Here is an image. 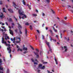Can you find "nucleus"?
I'll return each instance as SVG.
<instances>
[{
    "instance_id": "1",
    "label": "nucleus",
    "mask_w": 73,
    "mask_h": 73,
    "mask_svg": "<svg viewBox=\"0 0 73 73\" xmlns=\"http://www.w3.org/2000/svg\"><path fill=\"white\" fill-rule=\"evenodd\" d=\"M18 13L19 15V17L20 19H21V18L22 19H24V17L25 18H27V16L24 15V12H23V11H22L21 9V10H19L18 11ZM23 15L24 17L23 16L22 17Z\"/></svg>"
},
{
    "instance_id": "2",
    "label": "nucleus",
    "mask_w": 73,
    "mask_h": 73,
    "mask_svg": "<svg viewBox=\"0 0 73 73\" xmlns=\"http://www.w3.org/2000/svg\"><path fill=\"white\" fill-rule=\"evenodd\" d=\"M5 44H6V45H8L9 46V48H7V50H9L8 52L9 53H11V52H12V51L11 50V48H10V46H11V45L9 44H8L7 43Z\"/></svg>"
},
{
    "instance_id": "3",
    "label": "nucleus",
    "mask_w": 73,
    "mask_h": 73,
    "mask_svg": "<svg viewBox=\"0 0 73 73\" xmlns=\"http://www.w3.org/2000/svg\"><path fill=\"white\" fill-rule=\"evenodd\" d=\"M46 44H47V45H48V48H49V50L48 51V54H49V52H52V49H51V48L50 47V46L49 45V42H46Z\"/></svg>"
},
{
    "instance_id": "4",
    "label": "nucleus",
    "mask_w": 73,
    "mask_h": 73,
    "mask_svg": "<svg viewBox=\"0 0 73 73\" xmlns=\"http://www.w3.org/2000/svg\"><path fill=\"white\" fill-rule=\"evenodd\" d=\"M31 60L32 62H34V64L35 65H37L38 64L37 62H38V61H37L36 59H35V60H34L33 59H31Z\"/></svg>"
},
{
    "instance_id": "5",
    "label": "nucleus",
    "mask_w": 73,
    "mask_h": 73,
    "mask_svg": "<svg viewBox=\"0 0 73 73\" xmlns=\"http://www.w3.org/2000/svg\"><path fill=\"white\" fill-rule=\"evenodd\" d=\"M16 40L17 41L16 42V43H20V41L21 40H20V38L18 37H16Z\"/></svg>"
},
{
    "instance_id": "6",
    "label": "nucleus",
    "mask_w": 73,
    "mask_h": 73,
    "mask_svg": "<svg viewBox=\"0 0 73 73\" xmlns=\"http://www.w3.org/2000/svg\"><path fill=\"white\" fill-rule=\"evenodd\" d=\"M34 53L35 54V55H36V56H37L36 58H39V56H38V52H34Z\"/></svg>"
},
{
    "instance_id": "7",
    "label": "nucleus",
    "mask_w": 73,
    "mask_h": 73,
    "mask_svg": "<svg viewBox=\"0 0 73 73\" xmlns=\"http://www.w3.org/2000/svg\"><path fill=\"white\" fill-rule=\"evenodd\" d=\"M4 38L3 37H2V44H6V42H4Z\"/></svg>"
},
{
    "instance_id": "8",
    "label": "nucleus",
    "mask_w": 73,
    "mask_h": 73,
    "mask_svg": "<svg viewBox=\"0 0 73 73\" xmlns=\"http://www.w3.org/2000/svg\"><path fill=\"white\" fill-rule=\"evenodd\" d=\"M9 31L10 32V33L12 35V36H13V31H12L11 30V29H9Z\"/></svg>"
},
{
    "instance_id": "9",
    "label": "nucleus",
    "mask_w": 73,
    "mask_h": 73,
    "mask_svg": "<svg viewBox=\"0 0 73 73\" xmlns=\"http://www.w3.org/2000/svg\"><path fill=\"white\" fill-rule=\"evenodd\" d=\"M1 13L2 15L0 16V17L1 18V19H3V18H4V15H3V13Z\"/></svg>"
},
{
    "instance_id": "10",
    "label": "nucleus",
    "mask_w": 73,
    "mask_h": 73,
    "mask_svg": "<svg viewBox=\"0 0 73 73\" xmlns=\"http://www.w3.org/2000/svg\"><path fill=\"white\" fill-rule=\"evenodd\" d=\"M8 10L9 12H10L11 13H13V11L11 9H8Z\"/></svg>"
},
{
    "instance_id": "11",
    "label": "nucleus",
    "mask_w": 73,
    "mask_h": 73,
    "mask_svg": "<svg viewBox=\"0 0 73 73\" xmlns=\"http://www.w3.org/2000/svg\"><path fill=\"white\" fill-rule=\"evenodd\" d=\"M64 49H65V52H67V50H68V48H67V46H64Z\"/></svg>"
},
{
    "instance_id": "12",
    "label": "nucleus",
    "mask_w": 73,
    "mask_h": 73,
    "mask_svg": "<svg viewBox=\"0 0 73 73\" xmlns=\"http://www.w3.org/2000/svg\"><path fill=\"white\" fill-rule=\"evenodd\" d=\"M18 28L19 29H21L22 28V27H21V26L20 25V24H19L18 23Z\"/></svg>"
},
{
    "instance_id": "13",
    "label": "nucleus",
    "mask_w": 73,
    "mask_h": 73,
    "mask_svg": "<svg viewBox=\"0 0 73 73\" xmlns=\"http://www.w3.org/2000/svg\"><path fill=\"white\" fill-rule=\"evenodd\" d=\"M22 2L23 3V4L24 5H26V3H25V0H23L22 1Z\"/></svg>"
},
{
    "instance_id": "14",
    "label": "nucleus",
    "mask_w": 73,
    "mask_h": 73,
    "mask_svg": "<svg viewBox=\"0 0 73 73\" xmlns=\"http://www.w3.org/2000/svg\"><path fill=\"white\" fill-rule=\"evenodd\" d=\"M23 50H28V48L27 47H24L23 48Z\"/></svg>"
},
{
    "instance_id": "15",
    "label": "nucleus",
    "mask_w": 73,
    "mask_h": 73,
    "mask_svg": "<svg viewBox=\"0 0 73 73\" xmlns=\"http://www.w3.org/2000/svg\"><path fill=\"white\" fill-rule=\"evenodd\" d=\"M53 30H54V32H57V30L56 29L54 28V27H53Z\"/></svg>"
},
{
    "instance_id": "16",
    "label": "nucleus",
    "mask_w": 73,
    "mask_h": 73,
    "mask_svg": "<svg viewBox=\"0 0 73 73\" xmlns=\"http://www.w3.org/2000/svg\"><path fill=\"white\" fill-rule=\"evenodd\" d=\"M42 65L41 64H40L38 68H40L42 67Z\"/></svg>"
},
{
    "instance_id": "17",
    "label": "nucleus",
    "mask_w": 73,
    "mask_h": 73,
    "mask_svg": "<svg viewBox=\"0 0 73 73\" xmlns=\"http://www.w3.org/2000/svg\"><path fill=\"white\" fill-rule=\"evenodd\" d=\"M13 4L14 5L13 6H15V8H16V6H17L16 5V3H15L14 2H13Z\"/></svg>"
},
{
    "instance_id": "18",
    "label": "nucleus",
    "mask_w": 73,
    "mask_h": 73,
    "mask_svg": "<svg viewBox=\"0 0 73 73\" xmlns=\"http://www.w3.org/2000/svg\"><path fill=\"white\" fill-rule=\"evenodd\" d=\"M11 41H15V37H14L13 38V40L12 39V38H11Z\"/></svg>"
},
{
    "instance_id": "19",
    "label": "nucleus",
    "mask_w": 73,
    "mask_h": 73,
    "mask_svg": "<svg viewBox=\"0 0 73 73\" xmlns=\"http://www.w3.org/2000/svg\"><path fill=\"white\" fill-rule=\"evenodd\" d=\"M54 60L56 62V64H58V62H57V60H56V59L55 58H54Z\"/></svg>"
},
{
    "instance_id": "20",
    "label": "nucleus",
    "mask_w": 73,
    "mask_h": 73,
    "mask_svg": "<svg viewBox=\"0 0 73 73\" xmlns=\"http://www.w3.org/2000/svg\"><path fill=\"white\" fill-rule=\"evenodd\" d=\"M12 24L13 26H12L11 27L12 28H13V26H15V24H14V23H12Z\"/></svg>"
},
{
    "instance_id": "21",
    "label": "nucleus",
    "mask_w": 73,
    "mask_h": 73,
    "mask_svg": "<svg viewBox=\"0 0 73 73\" xmlns=\"http://www.w3.org/2000/svg\"><path fill=\"white\" fill-rule=\"evenodd\" d=\"M44 69H45V66H42V67L40 68L41 69H43V70Z\"/></svg>"
},
{
    "instance_id": "22",
    "label": "nucleus",
    "mask_w": 73,
    "mask_h": 73,
    "mask_svg": "<svg viewBox=\"0 0 73 73\" xmlns=\"http://www.w3.org/2000/svg\"><path fill=\"white\" fill-rule=\"evenodd\" d=\"M64 40H66L67 41H69V38H66L65 37L64 38Z\"/></svg>"
},
{
    "instance_id": "23",
    "label": "nucleus",
    "mask_w": 73,
    "mask_h": 73,
    "mask_svg": "<svg viewBox=\"0 0 73 73\" xmlns=\"http://www.w3.org/2000/svg\"><path fill=\"white\" fill-rule=\"evenodd\" d=\"M5 40H7V38H6V37L7 36V34H5Z\"/></svg>"
},
{
    "instance_id": "24",
    "label": "nucleus",
    "mask_w": 73,
    "mask_h": 73,
    "mask_svg": "<svg viewBox=\"0 0 73 73\" xmlns=\"http://www.w3.org/2000/svg\"><path fill=\"white\" fill-rule=\"evenodd\" d=\"M9 21V22H11V21H12V19L11 18H10Z\"/></svg>"
},
{
    "instance_id": "25",
    "label": "nucleus",
    "mask_w": 73,
    "mask_h": 73,
    "mask_svg": "<svg viewBox=\"0 0 73 73\" xmlns=\"http://www.w3.org/2000/svg\"><path fill=\"white\" fill-rule=\"evenodd\" d=\"M25 34L27 36V30L26 29L25 31Z\"/></svg>"
},
{
    "instance_id": "26",
    "label": "nucleus",
    "mask_w": 73,
    "mask_h": 73,
    "mask_svg": "<svg viewBox=\"0 0 73 73\" xmlns=\"http://www.w3.org/2000/svg\"><path fill=\"white\" fill-rule=\"evenodd\" d=\"M9 69H7V70L6 73H9Z\"/></svg>"
},
{
    "instance_id": "27",
    "label": "nucleus",
    "mask_w": 73,
    "mask_h": 73,
    "mask_svg": "<svg viewBox=\"0 0 73 73\" xmlns=\"http://www.w3.org/2000/svg\"><path fill=\"white\" fill-rule=\"evenodd\" d=\"M52 40H53V41H54V40L53 39V38H52V37H51L50 38V40L51 41H52Z\"/></svg>"
},
{
    "instance_id": "28",
    "label": "nucleus",
    "mask_w": 73,
    "mask_h": 73,
    "mask_svg": "<svg viewBox=\"0 0 73 73\" xmlns=\"http://www.w3.org/2000/svg\"><path fill=\"white\" fill-rule=\"evenodd\" d=\"M30 28L31 29V30H33L32 29V26L31 25L30 27Z\"/></svg>"
},
{
    "instance_id": "29",
    "label": "nucleus",
    "mask_w": 73,
    "mask_h": 73,
    "mask_svg": "<svg viewBox=\"0 0 73 73\" xmlns=\"http://www.w3.org/2000/svg\"><path fill=\"white\" fill-rule=\"evenodd\" d=\"M28 53V51H25L23 52L24 54H25V53Z\"/></svg>"
},
{
    "instance_id": "30",
    "label": "nucleus",
    "mask_w": 73,
    "mask_h": 73,
    "mask_svg": "<svg viewBox=\"0 0 73 73\" xmlns=\"http://www.w3.org/2000/svg\"><path fill=\"white\" fill-rule=\"evenodd\" d=\"M0 31H1L2 32H4V30L3 29H1L0 28Z\"/></svg>"
},
{
    "instance_id": "31",
    "label": "nucleus",
    "mask_w": 73,
    "mask_h": 73,
    "mask_svg": "<svg viewBox=\"0 0 73 73\" xmlns=\"http://www.w3.org/2000/svg\"><path fill=\"white\" fill-rule=\"evenodd\" d=\"M0 5H2L3 4V1H0Z\"/></svg>"
},
{
    "instance_id": "32",
    "label": "nucleus",
    "mask_w": 73,
    "mask_h": 73,
    "mask_svg": "<svg viewBox=\"0 0 73 73\" xmlns=\"http://www.w3.org/2000/svg\"><path fill=\"white\" fill-rule=\"evenodd\" d=\"M0 70H3V68L1 67H0Z\"/></svg>"
},
{
    "instance_id": "33",
    "label": "nucleus",
    "mask_w": 73,
    "mask_h": 73,
    "mask_svg": "<svg viewBox=\"0 0 73 73\" xmlns=\"http://www.w3.org/2000/svg\"><path fill=\"white\" fill-rule=\"evenodd\" d=\"M33 16H37V15H36V14H33Z\"/></svg>"
},
{
    "instance_id": "34",
    "label": "nucleus",
    "mask_w": 73,
    "mask_h": 73,
    "mask_svg": "<svg viewBox=\"0 0 73 73\" xmlns=\"http://www.w3.org/2000/svg\"><path fill=\"white\" fill-rule=\"evenodd\" d=\"M31 5H29V9H31Z\"/></svg>"
},
{
    "instance_id": "35",
    "label": "nucleus",
    "mask_w": 73,
    "mask_h": 73,
    "mask_svg": "<svg viewBox=\"0 0 73 73\" xmlns=\"http://www.w3.org/2000/svg\"><path fill=\"white\" fill-rule=\"evenodd\" d=\"M46 1L47 3H49V2H50V1L49 0H46Z\"/></svg>"
},
{
    "instance_id": "36",
    "label": "nucleus",
    "mask_w": 73,
    "mask_h": 73,
    "mask_svg": "<svg viewBox=\"0 0 73 73\" xmlns=\"http://www.w3.org/2000/svg\"><path fill=\"white\" fill-rule=\"evenodd\" d=\"M42 16H45V14L44 13H42Z\"/></svg>"
},
{
    "instance_id": "37",
    "label": "nucleus",
    "mask_w": 73,
    "mask_h": 73,
    "mask_svg": "<svg viewBox=\"0 0 73 73\" xmlns=\"http://www.w3.org/2000/svg\"><path fill=\"white\" fill-rule=\"evenodd\" d=\"M25 25H29V23H25Z\"/></svg>"
},
{
    "instance_id": "38",
    "label": "nucleus",
    "mask_w": 73,
    "mask_h": 73,
    "mask_svg": "<svg viewBox=\"0 0 73 73\" xmlns=\"http://www.w3.org/2000/svg\"><path fill=\"white\" fill-rule=\"evenodd\" d=\"M36 51L37 52L36 53H38V52H39V51L38 50V49H36Z\"/></svg>"
},
{
    "instance_id": "39",
    "label": "nucleus",
    "mask_w": 73,
    "mask_h": 73,
    "mask_svg": "<svg viewBox=\"0 0 73 73\" xmlns=\"http://www.w3.org/2000/svg\"><path fill=\"white\" fill-rule=\"evenodd\" d=\"M42 39H44V36L43 35H42Z\"/></svg>"
},
{
    "instance_id": "40",
    "label": "nucleus",
    "mask_w": 73,
    "mask_h": 73,
    "mask_svg": "<svg viewBox=\"0 0 73 73\" xmlns=\"http://www.w3.org/2000/svg\"><path fill=\"white\" fill-rule=\"evenodd\" d=\"M56 37H57V38H58V37H59V36H58V35H56Z\"/></svg>"
},
{
    "instance_id": "41",
    "label": "nucleus",
    "mask_w": 73,
    "mask_h": 73,
    "mask_svg": "<svg viewBox=\"0 0 73 73\" xmlns=\"http://www.w3.org/2000/svg\"><path fill=\"white\" fill-rule=\"evenodd\" d=\"M14 19H15V20L17 22V19H16V18L15 17H14Z\"/></svg>"
},
{
    "instance_id": "42",
    "label": "nucleus",
    "mask_w": 73,
    "mask_h": 73,
    "mask_svg": "<svg viewBox=\"0 0 73 73\" xmlns=\"http://www.w3.org/2000/svg\"><path fill=\"white\" fill-rule=\"evenodd\" d=\"M14 19H15V20L17 22V19H16V18L15 17H14Z\"/></svg>"
},
{
    "instance_id": "43",
    "label": "nucleus",
    "mask_w": 73,
    "mask_h": 73,
    "mask_svg": "<svg viewBox=\"0 0 73 73\" xmlns=\"http://www.w3.org/2000/svg\"><path fill=\"white\" fill-rule=\"evenodd\" d=\"M49 31L50 32H51V33H52V30H49Z\"/></svg>"
},
{
    "instance_id": "44",
    "label": "nucleus",
    "mask_w": 73,
    "mask_h": 73,
    "mask_svg": "<svg viewBox=\"0 0 73 73\" xmlns=\"http://www.w3.org/2000/svg\"><path fill=\"white\" fill-rule=\"evenodd\" d=\"M15 31L16 33H17V29H16L15 30Z\"/></svg>"
},
{
    "instance_id": "45",
    "label": "nucleus",
    "mask_w": 73,
    "mask_h": 73,
    "mask_svg": "<svg viewBox=\"0 0 73 73\" xmlns=\"http://www.w3.org/2000/svg\"><path fill=\"white\" fill-rule=\"evenodd\" d=\"M36 31L38 32V33H40V32L39 31H38V30H36Z\"/></svg>"
},
{
    "instance_id": "46",
    "label": "nucleus",
    "mask_w": 73,
    "mask_h": 73,
    "mask_svg": "<svg viewBox=\"0 0 73 73\" xmlns=\"http://www.w3.org/2000/svg\"><path fill=\"white\" fill-rule=\"evenodd\" d=\"M1 28H3V29H5V27L2 26Z\"/></svg>"
},
{
    "instance_id": "47",
    "label": "nucleus",
    "mask_w": 73,
    "mask_h": 73,
    "mask_svg": "<svg viewBox=\"0 0 73 73\" xmlns=\"http://www.w3.org/2000/svg\"><path fill=\"white\" fill-rule=\"evenodd\" d=\"M3 60L5 62V58H4V57H3Z\"/></svg>"
},
{
    "instance_id": "48",
    "label": "nucleus",
    "mask_w": 73,
    "mask_h": 73,
    "mask_svg": "<svg viewBox=\"0 0 73 73\" xmlns=\"http://www.w3.org/2000/svg\"><path fill=\"white\" fill-rule=\"evenodd\" d=\"M13 43H14V44H15V45H16V43H15V41H13Z\"/></svg>"
},
{
    "instance_id": "49",
    "label": "nucleus",
    "mask_w": 73,
    "mask_h": 73,
    "mask_svg": "<svg viewBox=\"0 0 73 73\" xmlns=\"http://www.w3.org/2000/svg\"><path fill=\"white\" fill-rule=\"evenodd\" d=\"M1 25H2V26L4 25L5 24H4V23H2Z\"/></svg>"
},
{
    "instance_id": "50",
    "label": "nucleus",
    "mask_w": 73,
    "mask_h": 73,
    "mask_svg": "<svg viewBox=\"0 0 73 73\" xmlns=\"http://www.w3.org/2000/svg\"><path fill=\"white\" fill-rule=\"evenodd\" d=\"M4 31H5V32H6V31H7L6 28H5V29H4Z\"/></svg>"
},
{
    "instance_id": "51",
    "label": "nucleus",
    "mask_w": 73,
    "mask_h": 73,
    "mask_svg": "<svg viewBox=\"0 0 73 73\" xmlns=\"http://www.w3.org/2000/svg\"><path fill=\"white\" fill-rule=\"evenodd\" d=\"M2 62V61H1V59H0V63H1Z\"/></svg>"
},
{
    "instance_id": "52",
    "label": "nucleus",
    "mask_w": 73,
    "mask_h": 73,
    "mask_svg": "<svg viewBox=\"0 0 73 73\" xmlns=\"http://www.w3.org/2000/svg\"><path fill=\"white\" fill-rule=\"evenodd\" d=\"M5 24H6V25L7 26L8 25V23L7 22H6L5 23Z\"/></svg>"
},
{
    "instance_id": "53",
    "label": "nucleus",
    "mask_w": 73,
    "mask_h": 73,
    "mask_svg": "<svg viewBox=\"0 0 73 73\" xmlns=\"http://www.w3.org/2000/svg\"><path fill=\"white\" fill-rule=\"evenodd\" d=\"M3 33L2 34V35H3L4 36V34H5V32H3Z\"/></svg>"
},
{
    "instance_id": "54",
    "label": "nucleus",
    "mask_w": 73,
    "mask_h": 73,
    "mask_svg": "<svg viewBox=\"0 0 73 73\" xmlns=\"http://www.w3.org/2000/svg\"><path fill=\"white\" fill-rule=\"evenodd\" d=\"M24 72H25V73H27V72L25 70H24Z\"/></svg>"
},
{
    "instance_id": "55",
    "label": "nucleus",
    "mask_w": 73,
    "mask_h": 73,
    "mask_svg": "<svg viewBox=\"0 0 73 73\" xmlns=\"http://www.w3.org/2000/svg\"><path fill=\"white\" fill-rule=\"evenodd\" d=\"M64 19H65V20H66L67 19V17H64Z\"/></svg>"
},
{
    "instance_id": "56",
    "label": "nucleus",
    "mask_w": 73,
    "mask_h": 73,
    "mask_svg": "<svg viewBox=\"0 0 73 73\" xmlns=\"http://www.w3.org/2000/svg\"><path fill=\"white\" fill-rule=\"evenodd\" d=\"M60 36H61V38H62V34H60Z\"/></svg>"
},
{
    "instance_id": "57",
    "label": "nucleus",
    "mask_w": 73,
    "mask_h": 73,
    "mask_svg": "<svg viewBox=\"0 0 73 73\" xmlns=\"http://www.w3.org/2000/svg\"><path fill=\"white\" fill-rule=\"evenodd\" d=\"M48 27H46V30H48Z\"/></svg>"
},
{
    "instance_id": "58",
    "label": "nucleus",
    "mask_w": 73,
    "mask_h": 73,
    "mask_svg": "<svg viewBox=\"0 0 73 73\" xmlns=\"http://www.w3.org/2000/svg\"><path fill=\"white\" fill-rule=\"evenodd\" d=\"M47 72H48V73H50V72L48 70H47Z\"/></svg>"
},
{
    "instance_id": "59",
    "label": "nucleus",
    "mask_w": 73,
    "mask_h": 73,
    "mask_svg": "<svg viewBox=\"0 0 73 73\" xmlns=\"http://www.w3.org/2000/svg\"><path fill=\"white\" fill-rule=\"evenodd\" d=\"M31 49H33V50H34V48H33L32 47H31Z\"/></svg>"
},
{
    "instance_id": "60",
    "label": "nucleus",
    "mask_w": 73,
    "mask_h": 73,
    "mask_svg": "<svg viewBox=\"0 0 73 73\" xmlns=\"http://www.w3.org/2000/svg\"><path fill=\"white\" fill-rule=\"evenodd\" d=\"M7 38H8V39H9V37H8V36H7Z\"/></svg>"
},
{
    "instance_id": "61",
    "label": "nucleus",
    "mask_w": 73,
    "mask_h": 73,
    "mask_svg": "<svg viewBox=\"0 0 73 73\" xmlns=\"http://www.w3.org/2000/svg\"><path fill=\"white\" fill-rule=\"evenodd\" d=\"M3 12H5V13H6V11L5 10H3Z\"/></svg>"
},
{
    "instance_id": "62",
    "label": "nucleus",
    "mask_w": 73,
    "mask_h": 73,
    "mask_svg": "<svg viewBox=\"0 0 73 73\" xmlns=\"http://www.w3.org/2000/svg\"><path fill=\"white\" fill-rule=\"evenodd\" d=\"M35 38H36V40H37V36H35Z\"/></svg>"
},
{
    "instance_id": "63",
    "label": "nucleus",
    "mask_w": 73,
    "mask_h": 73,
    "mask_svg": "<svg viewBox=\"0 0 73 73\" xmlns=\"http://www.w3.org/2000/svg\"><path fill=\"white\" fill-rule=\"evenodd\" d=\"M20 48H19L17 50V51H19V50H20Z\"/></svg>"
},
{
    "instance_id": "64",
    "label": "nucleus",
    "mask_w": 73,
    "mask_h": 73,
    "mask_svg": "<svg viewBox=\"0 0 73 73\" xmlns=\"http://www.w3.org/2000/svg\"><path fill=\"white\" fill-rule=\"evenodd\" d=\"M20 33H21V34H22V32L20 31Z\"/></svg>"
}]
</instances>
